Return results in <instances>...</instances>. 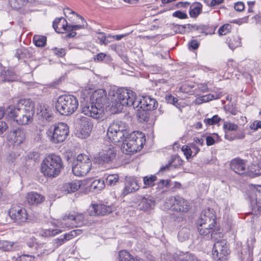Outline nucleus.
I'll return each instance as SVG.
<instances>
[{
  "mask_svg": "<svg viewBox=\"0 0 261 261\" xmlns=\"http://www.w3.org/2000/svg\"><path fill=\"white\" fill-rule=\"evenodd\" d=\"M190 229L187 227L181 228L178 233V239L180 242H184L188 240L190 236Z\"/></svg>",
  "mask_w": 261,
  "mask_h": 261,
  "instance_id": "72a5a7b5",
  "label": "nucleus"
},
{
  "mask_svg": "<svg viewBox=\"0 0 261 261\" xmlns=\"http://www.w3.org/2000/svg\"><path fill=\"white\" fill-rule=\"evenodd\" d=\"M156 179L157 177L155 175H148L143 177V182L145 186L148 187H154V182Z\"/></svg>",
  "mask_w": 261,
  "mask_h": 261,
  "instance_id": "c9c22d12",
  "label": "nucleus"
},
{
  "mask_svg": "<svg viewBox=\"0 0 261 261\" xmlns=\"http://www.w3.org/2000/svg\"><path fill=\"white\" fill-rule=\"evenodd\" d=\"M138 200L140 203L138 204V208L140 210L146 211L153 208L155 204L154 201L150 196H138Z\"/></svg>",
  "mask_w": 261,
  "mask_h": 261,
  "instance_id": "a211bd4d",
  "label": "nucleus"
},
{
  "mask_svg": "<svg viewBox=\"0 0 261 261\" xmlns=\"http://www.w3.org/2000/svg\"><path fill=\"white\" fill-rule=\"evenodd\" d=\"M8 151L6 154V160L9 163H13L19 154L15 151L14 147Z\"/></svg>",
  "mask_w": 261,
  "mask_h": 261,
  "instance_id": "79ce46f5",
  "label": "nucleus"
},
{
  "mask_svg": "<svg viewBox=\"0 0 261 261\" xmlns=\"http://www.w3.org/2000/svg\"><path fill=\"white\" fill-rule=\"evenodd\" d=\"M250 199L254 213L256 214H261V201L259 199L257 200L253 195L250 196Z\"/></svg>",
  "mask_w": 261,
  "mask_h": 261,
  "instance_id": "7c9ffc66",
  "label": "nucleus"
},
{
  "mask_svg": "<svg viewBox=\"0 0 261 261\" xmlns=\"http://www.w3.org/2000/svg\"><path fill=\"white\" fill-rule=\"evenodd\" d=\"M241 45V38L238 36H233L230 39L229 42V46L231 49H234L236 47Z\"/></svg>",
  "mask_w": 261,
  "mask_h": 261,
  "instance_id": "58836bf2",
  "label": "nucleus"
},
{
  "mask_svg": "<svg viewBox=\"0 0 261 261\" xmlns=\"http://www.w3.org/2000/svg\"><path fill=\"white\" fill-rule=\"evenodd\" d=\"M216 216L214 214L213 209L208 208L203 211L200 216V218L197 220V223H206L208 225H215Z\"/></svg>",
  "mask_w": 261,
  "mask_h": 261,
  "instance_id": "2eb2a0df",
  "label": "nucleus"
},
{
  "mask_svg": "<svg viewBox=\"0 0 261 261\" xmlns=\"http://www.w3.org/2000/svg\"><path fill=\"white\" fill-rule=\"evenodd\" d=\"M84 216L82 214H79L75 215V218L73 222H71L67 227L73 228L74 227H79L83 225L84 223Z\"/></svg>",
  "mask_w": 261,
  "mask_h": 261,
  "instance_id": "2f4dec72",
  "label": "nucleus"
},
{
  "mask_svg": "<svg viewBox=\"0 0 261 261\" xmlns=\"http://www.w3.org/2000/svg\"><path fill=\"white\" fill-rule=\"evenodd\" d=\"M92 167V162L88 155L85 154H79L76 160L72 166L73 173L77 176L86 175Z\"/></svg>",
  "mask_w": 261,
  "mask_h": 261,
  "instance_id": "0eeeda50",
  "label": "nucleus"
},
{
  "mask_svg": "<svg viewBox=\"0 0 261 261\" xmlns=\"http://www.w3.org/2000/svg\"><path fill=\"white\" fill-rule=\"evenodd\" d=\"M172 16L179 19H186L188 18V15L186 13L180 11H175L172 14Z\"/></svg>",
  "mask_w": 261,
  "mask_h": 261,
  "instance_id": "4d7b16f0",
  "label": "nucleus"
},
{
  "mask_svg": "<svg viewBox=\"0 0 261 261\" xmlns=\"http://www.w3.org/2000/svg\"><path fill=\"white\" fill-rule=\"evenodd\" d=\"M33 42L38 47H43L46 43V37L44 36L35 35L33 37Z\"/></svg>",
  "mask_w": 261,
  "mask_h": 261,
  "instance_id": "f704fd0d",
  "label": "nucleus"
},
{
  "mask_svg": "<svg viewBox=\"0 0 261 261\" xmlns=\"http://www.w3.org/2000/svg\"><path fill=\"white\" fill-rule=\"evenodd\" d=\"M8 214L13 221L19 225H22L26 222L28 218L25 209L17 204L11 206Z\"/></svg>",
  "mask_w": 261,
  "mask_h": 261,
  "instance_id": "9d476101",
  "label": "nucleus"
},
{
  "mask_svg": "<svg viewBox=\"0 0 261 261\" xmlns=\"http://www.w3.org/2000/svg\"><path fill=\"white\" fill-rule=\"evenodd\" d=\"M187 25V28L189 29L190 30H192V29H195V30H205V26L204 25H201L199 26L196 25L195 24H186Z\"/></svg>",
  "mask_w": 261,
  "mask_h": 261,
  "instance_id": "13d9d810",
  "label": "nucleus"
},
{
  "mask_svg": "<svg viewBox=\"0 0 261 261\" xmlns=\"http://www.w3.org/2000/svg\"><path fill=\"white\" fill-rule=\"evenodd\" d=\"M64 239L66 241H69L76 237V232L73 230L71 231L69 233H65L64 236Z\"/></svg>",
  "mask_w": 261,
  "mask_h": 261,
  "instance_id": "052dcab7",
  "label": "nucleus"
},
{
  "mask_svg": "<svg viewBox=\"0 0 261 261\" xmlns=\"http://www.w3.org/2000/svg\"><path fill=\"white\" fill-rule=\"evenodd\" d=\"M75 218V215L69 213L66 214L62 218L63 222L62 224L65 225V227H67L71 222H73Z\"/></svg>",
  "mask_w": 261,
  "mask_h": 261,
  "instance_id": "a18cd8bd",
  "label": "nucleus"
},
{
  "mask_svg": "<svg viewBox=\"0 0 261 261\" xmlns=\"http://www.w3.org/2000/svg\"><path fill=\"white\" fill-rule=\"evenodd\" d=\"M119 175L116 174L109 175L106 178V181L108 186H114L119 181Z\"/></svg>",
  "mask_w": 261,
  "mask_h": 261,
  "instance_id": "e433bc0d",
  "label": "nucleus"
},
{
  "mask_svg": "<svg viewBox=\"0 0 261 261\" xmlns=\"http://www.w3.org/2000/svg\"><path fill=\"white\" fill-rule=\"evenodd\" d=\"M112 102H115V106H132L134 109L145 108L147 110L152 111L156 109L158 103L156 99L149 95L142 96L137 98L136 93L133 91L126 88H119L113 93Z\"/></svg>",
  "mask_w": 261,
  "mask_h": 261,
  "instance_id": "f03ea898",
  "label": "nucleus"
},
{
  "mask_svg": "<svg viewBox=\"0 0 261 261\" xmlns=\"http://www.w3.org/2000/svg\"><path fill=\"white\" fill-rule=\"evenodd\" d=\"M53 27L57 33H63L65 31H68L69 24L66 19L60 17L55 19L53 21Z\"/></svg>",
  "mask_w": 261,
  "mask_h": 261,
  "instance_id": "412c9836",
  "label": "nucleus"
},
{
  "mask_svg": "<svg viewBox=\"0 0 261 261\" xmlns=\"http://www.w3.org/2000/svg\"><path fill=\"white\" fill-rule=\"evenodd\" d=\"M36 257L33 255L23 254L19 256L16 261H35Z\"/></svg>",
  "mask_w": 261,
  "mask_h": 261,
  "instance_id": "3c124183",
  "label": "nucleus"
},
{
  "mask_svg": "<svg viewBox=\"0 0 261 261\" xmlns=\"http://www.w3.org/2000/svg\"><path fill=\"white\" fill-rule=\"evenodd\" d=\"M169 201L172 203L171 208L175 212L187 213L191 207L190 203L179 196L171 197Z\"/></svg>",
  "mask_w": 261,
  "mask_h": 261,
  "instance_id": "f8f14e48",
  "label": "nucleus"
},
{
  "mask_svg": "<svg viewBox=\"0 0 261 261\" xmlns=\"http://www.w3.org/2000/svg\"><path fill=\"white\" fill-rule=\"evenodd\" d=\"M229 254L226 241L225 240L217 241L214 244L213 257L216 261H226Z\"/></svg>",
  "mask_w": 261,
  "mask_h": 261,
  "instance_id": "1a4fd4ad",
  "label": "nucleus"
},
{
  "mask_svg": "<svg viewBox=\"0 0 261 261\" xmlns=\"http://www.w3.org/2000/svg\"><path fill=\"white\" fill-rule=\"evenodd\" d=\"M182 163L181 160L179 157L174 158L172 161H170L167 165L163 166L160 168V171L165 172L169 170V167L173 166L175 168H177L178 166L181 165Z\"/></svg>",
  "mask_w": 261,
  "mask_h": 261,
  "instance_id": "473e14b6",
  "label": "nucleus"
},
{
  "mask_svg": "<svg viewBox=\"0 0 261 261\" xmlns=\"http://www.w3.org/2000/svg\"><path fill=\"white\" fill-rule=\"evenodd\" d=\"M250 128L252 129L257 130L258 128H261V121H255L251 125Z\"/></svg>",
  "mask_w": 261,
  "mask_h": 261,
  "instance_id": "338daca9",
  "label": "nucleus"
},
{
  "mask_svg": "<svg viewBox=\"0 0 261 261\" xmlns=\"http://www.w3.org/2000/svg\"><path fill=\"white\" fill-rule=\"evenodd\" d=\"M27 199L30 204H38L43 201L44 197L40 194L32 192L28 194Z\"/></svg>",
  "mask_w": 261,
  "mask_h": 261,
  "instance_id": "a878e982",
  "label": "nucleus"
},
{
  "mask_svg": "<svg viewBox=\"0 0 261 261\" xmlns=\"http://www.w3.org/2000/svg\"><path fill=\"white\" fill-rule=\"evenodd\" d=\"M90 100L100 109L104 111V105L107 103L108 99L107 92L104 89H98L95 91L90 96Z\"/></svg>",
  "mask_w": 261,
  "mask_h": 261,
  "instance_id": "ddd939ff",
  "label": "nucleus"
},
{
  "mask_svg": "<svg viewBox=\"0 0 261 261\" xmlns=\"http://www.w3.org/2000/svg\"><path fill=\"white\" fill-rule=\"evenodd\" d=\"M62 231L61 229H46L44 231L42 235L44 237H53L57 235Z\"/></svg>",
  "mask_w": 261,
  "mask_h": 261,
  "instance_id": "8fccbe9b",
  "label": "nucleus"
},
{
  "mask_svg": "<svg viewBox=\"0 0 261 261\" xmlns=\"http://www.w3.org/2000/svg\"><path fill=\"white\" fill-rule=\"evenodd\" d=\"M197 229L199 234L201 236H206L208 238L211 237V239H215V236L217 232L214 230L215 225H208V224L196 222Z\"/></svg>",
  "mask_w": 261,
  "mask_h": 261,
  "instance_id": "dca6fc26",
  "label": "nucleus"
},
{
  "mask_svg": "<svg viewBox=\"0 0 261 261\" xmlns=\"http://www.w3.org/2000/svg\"><path fill=\"white\" fill-rule=\"evenodd\" d=\"M13 243L7 241L0 240V249L5 251H10L12 249Z\"/></svg>",
  "mask_w": 261,
  "mask_h": 261,
  "instance_id": "de8ad7c7",
  "label": "nucleus"
},
{
  "mask_svg": "<svg viewBox=\"0 0 261 261\" xmlns=\"http://www.w3.org/2000/svg\"><path fill=\"white\" fill-rule=\"evenodd\" d=\"M222 119L218 116L217 115L213 116L211 118H206L204 120V122L208 125H212L217 124Z\"/></svg>",
  "mask_w": 261,
  "mask_h": 261,
  "instance_id": "c03bdc74",
  "label": "nucleus"
},
{
  "mask_svg": "<svg viewBox=\"0 0 261 261\" xmlns=\"http://www.w3.org/2000/svg\"><path fill=\"white\" fill-rule=\"evenodd\" d=\"M81 134L83 135L84 137L85 138L89 136L92 130L93 125L92 123L88 120V119L85 117H82L81 118Z\"/></svg>",
  "mask_w": 261,
  "mask_h": 261,
  "instance_id": "b1692460",
  "label": "nucleus"
},
{
  "mask_svg": "<svg viewBox=\"0 0 261 261\" xmlns=\"http://www.w3.org/2000/svg\"><path fill=\"white\" fill-rule=\"evenodd\" d=\"M56 109L62 115L70 116L79 107V101L76 97L72 95L60 96L56 102Z\"/></svg>",
  "mask_w": 261,
  "mask_h": 261,
  "instance_id": "39448f33",
  "label": "nucleus"
},
{
  "mask_svg": "<svg viewBox=\"0 0 261 261\" xmlns=\"http://www.w3.org/2000/svg\"><path fill=\"white\" fill-rule=\"evenodd\" d=\"M166 100L168 103L173 104L176 106L177 103V99L172 95H168L166 97Z\"/></svg>",
  "mask_w": 261,
  "mask_h": 261,
  "instance_id": "0e129e2a",
  "label": "nucleus"
},
{
  "mask_svg": "<svg viewBox=\"0 0 261 261\" xmlns=\"http://www.w3.org/2000/svg\"><path fill=\"white\" fill-rule=\"evenodd\" d=\"M234 8L236 11L241 12L244 10L245 6L243 2H238L234 4Z\"/></svg>",
  "mask_w": 261,
  "mask_h": 261,
  "instance_id": "bf43d9fd",
  "label": "nucleus"
},
{
  "mask_svg": "<svg viewBox=\"0 0 261 261\" xmlns=\"http://www.w3.org/2000/svg\"><path fill=\"white\" fill-rule=\"evenodd\" d=\"M37 114L39 118H41L46 121L49 122L52 120L53 116L48 108L45 105H39L37 108Z\"/></svg>",
  "mask_w": 261,
  "mask_h": 261,
  "instance_id": "5701e85b",
  "label": "nucleus"
},
{
  "mask_svg": "<svg viewBox=\"0 0 261 261\" xmlns=\"http://www.w3.org/2000/svg\"><path fill=\"white\" fill-rule=\"evenodd\" d=\"M81 112L85 115L94 119H99L103 115V109L98 108L90 100L89 101L83 102L81 105Z\"/></svg>",
  "mask_w": 261,
  "mask_h": 261,
  "instance_id": "9b49d317",
  "label": "nucleus"
},
{
  "mask_svg": "<svg viewBox=\"0 0 261 261\" xmlns=\"http://www.w3.org/2000/svg\"><path fill=\"white\" fill-rule=\"evenodd\" d=\"M107 136L115 144L122 142L121 149L126 154L140 151L145 142V135L142 132H133L128 135L126 124L121 121L110 124L107 130Z\"/></svg>",
  "mask_w": 261,
  "mask_h": 261,
  "instance_id": "f257e3e1",
  "label": "nucleus"
},
{
  "mask_svg": "<svg viewBox=\"0 0 261 261\" xmlns=\"http://www.w3.org/2000/svg\"><path fill=\"white\" fill-rule=\"evenodd\" d=\"M47 136L53 143L64 142L69 134L68 125L63 122L51 126L46 132Z\"/></svg>",
  "mask_w": 261,
  "mask_h": 261,
  "instance_id": "423d86ee",
  "label": "nucleus"
},
{
  "mask_svg": "<svg viewBox=\"0 0 261 261\" xmlns=\"http://www.w3.org/2000/svg\"><path fill=\"white\" fill-rule=\"evenodd\" d=\"M244 137V135L243 134L238 136L236 133H231L230 132H225V138L229 141L238 139H243Z\"/></svg>",
  "mask_w": 261,
  "mask_h": 261,
  "instance_id": "49530a36",
  "label": "nucleus"
},
{
  "mask_svg": "<svg viewBox=\"0 0 261 261\" xmlns=\"http://www.w3.org/2000/svg\"><path fill=\"white\" fill-rule=\"evenodd\" d=\"M181 261H200L194 255L189 253L185 255L181 259Z\"/></svg>",
  "mask_w": 261,
  "mask_h": 261,
  "instance_id": "6e6d98bb",
  "label": "nucleus"
},
{
  "mask_svg": "<svg viewBox=\"0 0 261 261\" xmlns=\"http://www.w3.org/2000/svg\"><path fill=\"white\" fill-rule=\"evenodd\" d=\"M66 240L64 239V236L62 238H56L53 240V243L48 244L46 247L47 249H44L42 253L48 254L55 251V250L59 246L63 244Z\"/></svg>",
  "mask_w": 261,
  "mask_h": 261,
  "instance_id": "393cba45",
  "label": "nucleus"
},
{
  "mask_svg": "<svg viewBox=\"0 0 261 261\" xmlns=\"http://www.w3.org/2000/svg\"><path fill=\"white\" fill-rule=\"evenodd\" d=\"M202 5L199 3H195L190 6L189 14L192 18H196L201 12Z\"/></svg>",
  "mask_w": 261,
  "mask_h": 261,
  "instance_id": "cd10ccee",
  "label": "nucleus"
},
{
  "mask_svg": "<svg viewBox=\"0 0 261 261\" xmlns=\"http://www.w3.org/2000/svg\"><path fill=\"white\" fill-rule=\"evenodd\" d=\"M222 94L220 92L215 93L214 94H209L197 98L196 103L199 105L202 102H207L213 99L220 98Z\"/></svg>",
  "mask_w": 261,
  "mask_h": 261,
  "instance_id": "bb28decb",
  "label": "nucleus"
},
{
  "mask_svg": "<svg viewBox=\"0 0 261 261\" xmlns=\"http://www.w3.org/2000/svg\"><path fill=\"white\" fill-rule=\"evenodd\" d=\"M9 137L12 142L20 144L23 142L25 139V133L23 129L18 128L11 131Z\"/></svg>",
  "mask_w": 261,
  "mask_h": 261,
  "instance_id": "aec40b11",
  "label": "nucleus"
},
{
  "mask_svg": "<svg viewBox=\"0 0 261 261\" xmlns=\"http://www.w3.org/2000/svg\"><path fill=\"white\" fill-rule=\"evenodd\" d=\"M35 0H9V4L11 8L17 10H20L24 14L25 11L23 7L28 4H33Z\"/></svg>",
  "mask_w": 261,
  "mask_h": 261,
  "instance_id": "4be33fe9",
  "label": "nucleus"
},
{
  "mask_svg": "<svg viewBox=\"0 0 261 261\" xmlns=\"http://www.w3.org/2000/svg\"><path fill=\"white\" fill-rule=\"evenodd\" d=\"M139 188L140 186L136 178L131 176L126 177L125 180L124 187L122 190V194L126 196L138 191Z\"/></svg>",
  "mask_w": 261,
  "mask_h": 261,
  "instance_id": "4468645a",
  "label": "nucleus"
},
{
  "mask_svg": "<svg viewBox=\"0 0 261 261\" xmlns=\"http://www.w3.org/2000/svg\"><path fill=\"white\" fill-rule=\"evenodd\" d=\"M7 123L3 121H0V135H2L8 128Z\"/></svg>",
  "mask_w": 261,
  "mask_h": 261,
  "instance_id": "69168bd1",
  "label": "nucleus"
},
{
  "mask_svg": "<svg viewBox=\"0 0 261 261\" xmlns=\"http://www.w3.org/2000/svg\"><path fill=\"white\" fill-rule=\"evenodd\" d=\"M80 187V181L67 182L63 185V190L68 193H73L77 191Z\"/></svg>",
  "mask_w": 261,
  "mask_h": 261,
  "instance_id": "c85d7f7f",
  "label": "nucleus"
},
{
  "mask_svg": "<svg viewBox=\"0 0 261 261\" xmlns=\"http://www.w3.org/2000/svg\"><path fill=\"white\" fill-rule=\"evenodd\" d=\"M64 168L63 161L60 156L55 153L49 154L41 164V172L44 176L50 178L58 176Z\"/></svg>",
  "mask_w": 261,
  "mask_h": 261,
  "instance_id": "20e7f679",
  "label": "nucleus"
},
{
  "mask_svg": "<svg viewBox=\"0 0 261 261\" xmlns=\"http://www.w3.org/2000/svg\"><path fill=\"white\" fill-rule=\"evenodd\" d=\"M7 116L18 124L28 125L33 121L35 103L30 99H21L16 106H10L6 110Z\"/></svg>",
  "mask_w": 261,
  "mask_h": 261,
  "instance_id": "7ed1b4c3",
  "label": "nucleus"
},
{
  "mask_svg": "<svg viewBox=\"0 0 261 261\" xmlns=\"http://www.w3.org/2000/svg\"><path fill=\"white\" fill-rule=\"evenodd\" d=\"M137 116L140 122H147L149 119L150 113L149 110H147L146 109L142 108H137Z\"/></svg>",
  "mask_w": 261,
  "mask_h": 261,
  "instance_id": "c756f323",
  "label": "nucleus"
},
{
  "mask_svg": "<svg viewBox=\"0 0 261 261\" xmlns=\"http://www.w3.org/2000/svg\"><path fill=\"white\" fill-rule=\"evenodd\" d=\"M169 27L175 33L184 34L186 32V25H179L175 23L170 24Z\"/></svg>",
  "mask_w": 261,
  "mask_h": 261,
  "instance_id": "4c0bfd02",
  "label": "nucleus"
},
{
  "mask_svg": "<svg viewBox=\"0 0 261 261\" xmlns=\"http://www.w3.org/2000/svg\"><path fill=\"white\" fill-rule=\"evenodd\" d=\"M91 187L97 190H101L105 187V181L103 179H95L91 184Z\"/></svg>",
  "mask_w": 261,
  "mask_h": 261,
  "instance_id": "a19ab883",
  "label": "nucleus"
},
{
  "mask_svg": "<svg viewBox=\"0 0 261 261\" xmlns=\"http://www.w3.org/2000/svg\"><path fill=\"white\" fill-rule=\"evenodd\" d=\"M162 261H172V257L168 254H162L161 256Z\"/></svg>",
  "mask_w": 261,
  "mask_h": 261,
  "instance_id": "774afa93",
  "label": "nucleus"
},
{
  "mask_svg": "<svg viewBox=\"0 0 261 261\" xmlns=\"http://www.w3.org/2000/svg\"><path fill=\"white\" fill-rule=\"evenodd\" d=\"M190 145L192 148V153H193V156L196 155L200 151V149L195 143H190Z\"/></svg>",
  "mask_w": 261,
  "mask_h": 261,
  "instance_id": "e2e57ef3",
  "label": "nucleus"
},
{
  "mask_svg": "<svg viewBox=\"0 0 261 261\" xmlns=\"http://www.w3.org/2000/svg\"><path fill=\"white\" fill-rule=\"evenodd\" d=\"M181 150L186 155L187 159L190 158L192 156V148L190 145H184L181 148Z\"/></svg>",
  "mask_w": 261,
  "mask_h": 261,
  "instance_id": "5fc2aeb1",
  "label": "nucleus"
},
{
  "mask_svg": "<svg viewBox=\"0 0 261 261\" xmlns=\"http://www.w3.org/2000/svg\"><path fill=\"white\" fill-rule=\"evenodd\" d=\"M199 44L196 40H191L189 43V47L192 49H196L198 48Z\"/></svg>",
  "mask_w": 261,
  "mask_h": 261,
  "instance_id": "680f3d73",
  "label": "nucleus"
},
{
  "mask_svg": "<svg viewBox=\"0 0 261 261\" xmlns=\"http://www.w3.org/2000/svg\"><path fill=\"white\" fill-rule=\"evenodd\" d=\"M53 53L59 57H63L66 54V49L62 48L54 47L51 48Z\"/></svg>",
  "mask_w": 261,
  "mask_h": 261,
  "instance_id": "603ef678",
  "label": "nucleus"
},
{
  "mask_svg": "<svg viewBox=\"0 0 261 261\" xmlns=\"http://www.w3.org/2000/svg\"><path fill=\"white\" fill-rule=\"evenodd\" d=\"M223 128L225 130L227 129L228 132L236 130L238 128V125L234 123L224 121L223 124Z\"/></svg>",
  "mask_w": 261,
  "mask_h": 261,
  "instance_id": "864d4df0",
  "label": "nucleus"
},
{
  "mask_svg": "<svg viewBox=\"0 0 261 261\" xmlns=\"http://www.w3.org/2000/svg\"><path fill=\"white\" fill-rule=\"evenodd\" d=\"M231 29V25L229 24L226 23L221 27L219 30L218 33L219 35H225L229 33Z\"/></svg>",
  "mask_w": 261,
  "mask_h": 261,
  "instance_id": "09e8293b",
  "label": "nucleus"
},
{
  "mask_svg": "<svg viewBox=\"0 0 261 261\" xmlns=\"http://www.w3.org/2000/svg\"><path fill=\"white\" fill-rule=\"evenodd\" d=\"M116 150L113 147H109L95 154L94 156V162L99 165H103L111 163L115 159Z\"/></svg>",
  "mask_w": 261,
  "mask_h": 261,
  "instance_id": "6e6552de",
  "label": "nucleus"
},
{
  "mask_svg": "<svg viewBox=\"0 0 261 261\" xmlns=\"http://www.w3.org/2000/svg\"><path fill=\"white\" fill-rule=\"evenodd\" d=\"M230 168L236 173L242 174L246 170V165L244 160L239 159L232 160L230 164Z\"/></svg>",
  "mask_w": 261,
  "mask_h": 261,
  "instance_id": "6ab92c4d",
  "label": "nucleus"
},
{
  "mask_svg": "<svg viewBox=\"0 0 261 261\" xmlns=\"http://www.w3.org/2000/svg\"><path fill=\"white\" fill-rule=\"evenodd\" d=\"M79 17L82 20V24L78 25L69 24L68 29V31H74L77 30L84 29L85 28V25H87L86 21L84 20L83 17L81 16L80 15Z\"/></svg>",
  "mask_w": 261,
  "mask_h": 261,
  "instance_id": "37998d69",
  "label": "nucleus"
},
{
  "mask_svg": "<svg viewBox=\"0 0 261 261\" xmlns=\"http://www.w3.org/2000/svg\"><path fill=\"white\" fill-rule=\"evenodd\" d=\"M113 209L110 206H107L102 204H92L89 209L90 215L103 216L111 213Z\"/></svg>",
  "mask_w": 261,
  "mask_h": 261,
  "instance_id": "f3484780",
  "label": "nucleus"
},
{
  "mask_svg": "<svg viewBox=\"0 0 261 261\" xmlns=\"http://www.w3.org/2000/svg\"><path fill=\"white\" fill-rule=\"evenodd\" d=\"M170 180L161 179L156 183H155L154 189L157 191L162 190L164 188L169 187Z\"/></svg>",
  "mask_w": 261,
  "mask_h": 261,
  "instance_id": "ea45409f",
  "label": "nucleus"
}]
</instances>
